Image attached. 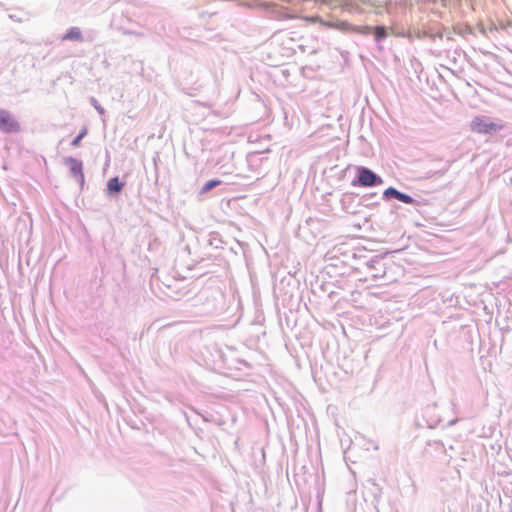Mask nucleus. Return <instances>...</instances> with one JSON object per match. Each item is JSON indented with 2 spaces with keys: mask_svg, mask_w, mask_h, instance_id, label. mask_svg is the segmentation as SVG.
I'll return each instance as SVG.
<instances>
[{
  "mask_svg": "<svg viewBox=\"0 0 512 512\" xmlns=\"http://www.w3.org/2000/svg\"><path fill=\"white\" fill-rule=\"evenodd\" d=\"M383 184V178L366 166H355V176L351 181L353 187L373 188Z\"/></svg>",
  "mask_w": 512,
  "mask_h": 512,
  "instance_id": "obj_1",
  "label": "nucleus"
},
{
  "mask_svg": "<svg viewBox=\"0 0 512 512\" xmlns=\"http://www.w3.org/2000/svg\"><path fill=\"white\" fill-rule=\"evenodd\" d=\"M356 34L362 36H372L373 41L376 44L377 49L382 52L384 50L383 42L389 37V28L385 25H356Z\"/></svg>",
  "mask_w": 512,
  "mask_h": 512,
  "instance_id": "obj_2",
  "label": "nucleus"
},
{
  "mask_svg": "<svg viewBox=\"0 0 512 512\" xmlns=\"http://www.w3.org/2000/svg\"><path fill=\"white\" fill-rule=\"evenodd\" d=\"M90 104L96 109V111L100 114V115H104L105 114V109L98 103V101L96 100V98L94 97H91L90 98Z\"/></svg>",
  "mask_w": 512,
  "mask_h": 512,
  "instance_id": "obj_15",
  "label": "nucleus"
},
{
  "mask_svg": "<svg viewBox=\"0 0 512 512\" xmlns=\"http://www.w3.org/2000/svg\"><path fill=\"white\" fill-rule=\"evenodd\" d=\"M456 421H457V420H451L448 424H449L450 426H452V425H454V424L456 423Z\"/></svg>",
  "mask_w": 512,
  "mask_h": 512,
  "instance_id": "obj_21",
  "label": "nucleus"
},
{
  "mask_svg": "<svg viewBox=\"0 0 512 512\" xmlns=\"http://www.w3.org/2000/svg\"><path fill=\"white\" fill-rule=\"evenodd\" d=\"M344 9H345V10H347V11H349V12H352L353 7H352V5H350V4H346V5L344 6Z\"/></svg>",
  "mask_w": 512,
  "mask_h": 512,
  "instance_id": "obj_19",
  "label": "nucleus"
},
{
  "mask_svg": "<svg viewBox=\"0 0 512 512\" xmlns=\"http://www.w3.org/2000/svg\"><path fill=\"white\" fill-rule=\"evenodd\" d=\"M223 184V181L219 180V179H211V180H208L207 182H205L203 184V186L200 188L199 192H198V196H201V195H205L207 194L208 192L212 191L213 189H215L216 187L220 186Z\"/></svg>",
  "mask_w": 512,
  "mask_h": 512,
  "instance_id": "obj_12",
  "label": "nucleus"
},
{
  "mask_svg": "<svg viewBox=\"0 0 512 512\" xmlns=\"http://www.w3.org/2000/svg\"><path fill=\"white\" fill-rule=\"evenodd\" d=\"M376 196H377V193H369V194H365V195L362 197V200H363V201L373 200V198H375Z\"/></svg>",
  "mask_w": 512,
  "mask_h": 512,
  "instance_id": "obj_16",
  "label": "nucleus"
},
{
  "mask_svg": "<svg viewBox=\"0 0 512 512\" xmlns=\"http://www.w3.org/2000/svg\"><path fill=\"white\" fill-rule=\"evenodd\" d=\"M449 167H450V165L447 164L446 167H444L442 169H438V170H434V171L430 170V171L426 172L425 178H433V177L439 178V177L443 176L449 170Z\"/></svg>",
  "mask_w": 512,
  "mask_h": 512,
  "instance_id": "obj_13",
  "label": "nucleus"
},
{
  "mask_svg": "<svg viewBox=\"0 0 512 512\" xmlns=\"http://www.w3.org/2000/svg\"><path fill=\"white\" fill-rule=\"evenodd\" d=\"M209 243H210V245L215 246L216 248L219 247L218 244L216 243V238L210 239Z\"/></svg>",
  "mask_w": 512,
  "mask_h": 512,
  "instance_id": "obj_18",
  "label": "nucleus"
},
{
  "mask_svg": "<svg viewBox=\"0 0 512 512\" xmlns=\"http://www.w3.org/2000/svg\"><path fill=\"white\" fill-rule=\"evenodd\" d=\"M124 20H126L127 22H131V20L129 18L125 17L123 13H121L119 15L114 14V16L111 20V25L114 26L118 30H123L124 33L131 34L132 32L128 31L126 29V26L124 25Z\"/></svg>",
  "mask_w": 512,
  "mask_h": 512,
  "instance_id": "obj_11",
  "label": "nucleus"
},
{
  "mask_svg": "<svg viewBox=\"0 0 512 512\" xmlns=\"http://www.w3.org/2000/svg\"><path fill=\"white\" fill-rule=\"evenodd\" d=\"M62 41H75V42H83L84 37L82 31L79 27H70L66 33L61 37Z\"/></svg>",
  "mask_w": 512,
  "mask_h": 512,
  "instance_id": "obj_10",
  "label": "nucleus"
},
{
  "mask_svg": "<svg viewBox=\"0 0 512 512\" xmlns=\"http://www.w3.org/2000/svg\"><path fill=\"white\" fill-rule=\"evenodd\" d=\"M218 310L217 305L214 304L211 309L208 310L209 313L216 312Z\"/></svg>",
  "mask_w": 512,
  "mask_h": 512,
  "instance_id": "obj_20",
  "label": "nucleus"
},
{
  "mask_svg": "<svg viewBox=\"0 0 512 512\" xmlns=\"http://www.w3.org/2000/svg\"><path fill=\"white\" fill-rule=\"evenodd\" d=\"M382 199L387 202L391 201L392 199H396L404 204L412 205L414 208H417L420 205V201L418 199H415L411 195L397 190L393 186H390L384 190Z\"/></svg>",
  "mask_w": 512,
  "mask_h": 512,
  "instance_id": "obj_5",
  "label": "nucleus"
},
{
  "mask_svg": "<svg viewBox=\"0 0 512 512\" xmlns=\"http://www.w3.org/2000/svg\"><path fill=\"white\" fill-rule=\"evenodd\" d=\"M87 135V128L84 127L80 130V132L78 133L77 136H75L73 138V140L71 141V145L73 147H78L82 141V139Z\"/></svg>",
  "mask_w": 512,
  "mask_h": 512,
  "instance_id": "obj_14",
  "label": "nucleus"
},
{
  "mask_svg": "<svg viewBox=\"0 0 512 512\" xmlns=\"http://www.w3.org/2000/svg\"><path fill=\"white\" fill-rule=\"evenodd\" d=\"M322 25L331 28L336 29L342 32H351L354 33L356 29V25H353L347 21L340 20V19H332L329 21H323Z\"/></svg>",
  "mask_w": 512,
  "mask_h": 512,
  "instance_id": "obj_8",
  "label": "nucleus"
},
{
  "mask_svg": "<svg viewBox=\"0 0 512 512\" xmlns=\"http://www.w3.org/2000/svg\"><path fill=\"white\" fill-rule=\"evenodd\" d=\"M503 127L500 122H494L487 116H477L470 123V128L473 132L484 135H494L502 130Z\"/></svg>",
  "mask_w": 512,
  "mask_h": 512,
  "instance_id": "obj_3",
  "label": "nucleus"
},
{
  "mask_svg": "<svg viewBox=\"0 0 512 512\" xmlns=\"http://www.w3.org/2000/svg\"><path fill=\"white\" fill-rule=\"evenodd\" d=\"M212 297H213L214 300H217L218 297L222 298V295H221L220 292L215 291V292L212 293Z\"/></svg>",
  "mask_w": 512,
  "mask_h": 512,
  "instance_id": "obj_17",
  "label": "nucleus"
},
{
  "mask_svg": "<svg viewBox=\"0 0 512 512\" xmlns=\"http://www.w3.org/2000/svg\"><path fill=\"white\" fill-rule=\"evenodd\" d=\"M124 186L125 182L121 181L118 176L111 177L107 181L106 196L109 198H117L121 194Z\"/></svg>",
  "mask_w": 512,
  "mask_h": 512,
  "instance_id": "obj_7",
  "label": "nucleus"
},
{
  "mask_svg": "<svg viewBox=\"0 0 512 512\" xmlns=\"http://www.w3.org/2000/svg\"><path fill=\"white\" fill-rule=\"evenodd\" d=\"M368 268L371 270L372 276L374 278H380L385 275V271L383 268V262L381 258L374 257L367 262Z\"/></svg>",
  "mask_w": 512,
  "mask_h": 512,
  "instance_id": "obj_9",
  "label": "nucleus"
},
{
  "mask_svg": "<svg viewBox=\"0 0 512 512\" xmlns=\"http://www.w3.org/2000/svg\"><path fill=\"white\" fill-rule=\"evenodd\" d=\"M63 162L69 168L71 176L76 180L82 190L85 185L83 162L72 156L65 157Z\"/></svg>",
  "mask_w": 512,
  "mask_h": 512,
  "instance_id": "obj_4",
  "label": "nucleus"
},
{
  "mask_svg": "<svg viewBox=\"0 0 512 512\" xmlns=\"http://www.w3.org/2000/svg\"><path fill=\"white\" fill-rule=\"evenodd\" d=\"M21 127L19 122L8 110L0 108V131L6 134L18 133Z\"/></svg>",
  "mask_w": 512,
  "mask_h": 512,
  "instance_id": "obj_6",
  "label": "nucleus"
}]
</instances>
